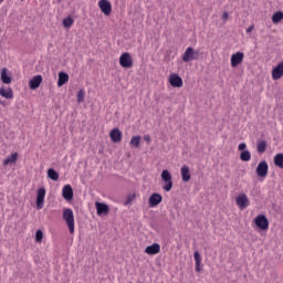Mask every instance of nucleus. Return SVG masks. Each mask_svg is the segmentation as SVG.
Segmentation results:
<instances>
[{
    "mask_svg": "<svg viewBox=\"0 0 283 283\" xmlns=\"http://www.w3.org/2000/svg\"><path fill=\"white\" fill-rule=\"evenodd\" d=\"M62 218L66 222L70 233H74V211L70 208L64 209Z\"/></svg>",
    "mask_w": 283,
    "mask_h": 283,
    "instance_id": "f257e3e1",
    "label": "nucleus"
},
{
    "mask_svg": "<svg viewBox=\"0 0 283 283\" xmlns=\"http://www.w3.org/2000/svg\"><path fill=\"white\" fill-rule=\"evenodd\" d=\"M198 59H200V51H196L191 46L187 48L185 53L182 54L184 63H190V61H198Z\"/></svg>",
    "mask_w": 283,
    "mask_h": 283,
    "instance_id": "f03ea898",
    "label": "nucleus"
},
{
    "mask_svg": "<svg viewBox=\"0 0 283 283\" xmlns=\"http://www.w3.org/2000/svg\"><path fill=\"white\" fill-rule=\"evenodd\" d=\"M161 180L165 182L163 186L164 191H171V189H174V180L171 179V172H169V170H163Z\"/></svg>",
    "mask_w": 283,
    "mask_h": 283,
    "instance_id": "7ed1b4c3",
    "label": "nucleus"
},
{
    "mask_svg": "<svg viewBox=\"0 0 283 283\" xmlns=\"http://www.w3.org/2000/svg\"><path fill=\"white\" fill-rule=\"evenodd\" d=\"M254 224L261 231H269V219L264 214H259L254 218Z\"/></svg>",
    "mask_w": 283,
    "mask_h": 283,
    "instance_id": "20e7f679",
    "label": "nucleus"
},
{
    "mask_svg": "<svg viewBox=\"0 0 283 283\" xmlns=\"http://www.w3.org/2000/svg\"><path fill=\"white\" fill-rule=\"evenodd\" d=\"M119 65L122 67H134V59L129 52L122 53L119 56Z\"/></svg>",
    "mask_w": 283,
    "mask_h": 283,
    "instance_id": "39448f33",
    "label": "nucleus"
},
{
    "mask_svg": "<svg viewBox=\"0 0 283 283\" xmlns=\"http://www.w3.org/2000/svg\"><path fill=\"white\" fill-rule=\"evenodd\" d=\"M235 205L237 207H239V209H241V211H243V209H247V207L251 205V201L249 200V197L245 193H240L235 198Z\"/></svg>",
    "mask_w": 283,
    "mask_h": 283,
    "instance_id": "423d86ee",
    "label": "nucleus"
},
{
    "mask_svg": "<svg viewBox=\"0 0 283 283\" xmlns=\"http://www.w3.org/2000/svg\"><path fill=\"white\" fill-rule=\"evenodd\" d=\"M256 176L259 178H266V176H269V164L266 160L259 163L256 167Z\"/></svg>",
    "mask_w": 283,
    "mask_h": 283,
    "instance_id": "0eeeda50",
    "label": "nucleus"
},
{
    "mask_svg": "<svg viewBox=\"0 0 283 283\" xmlns=\"http://www.w3.org/2000/svg\"><path fill=\"white\" fill-rule=\"evenodd\" d=\"M98 8L106 17H109L112 14V2H109L108 0H99Z\"/></svg>",
    "mask_w": 283,
    "mask_h": 283,
    "instance_id": "6e6552de",
    "label": "nucleus"
},
{
    "mask_svg": "<svg viewBox=\"0 0 283 283\" xmlns=\"http://www.w3.org/2000/svg\"><path fill=\"white\" fill-rule=\"evenodd\" d=\"M45 205V188H39L36 195V209H43Z\"/></svg>",
    "mask_w": 283,
    "mask_h": 283,
    "instance_id": "1a4fd4ad",
    "label": "nucleus"
},
{
    "mask_svg": "<svg viewBox=\"0 0 283 283\" xmlns=\"http://www.w3.org/2000/svg\"><path fill=\"white\" fill-rule=\"evenodd\" d=\"M244 61V53L243 52H237L231 55L230 62L231 67H238Z\"/></svg>",
    "mask_w": 283,
    "mask_h": 283,
    "instance_id": "9d476101",
    "label": "nucleus"
},
{
    "mask_svg": "<svg viewBox=\"0 0 283 283\" xmlns=\"http://www.w3.org/2000/svg\"><path fill=\"white\" fill-rule=\"evenodd\" d=\"M168 81L171 87H182L184 85L182 77L176 73L170 74Z\"/></svg>",
    "mask_w": 283,
    "mask_h": 283,
    "instance_id": "9b49d317",
    "label": "nucleus"
},
{
    "mask_svg": "<svg viewBox=\"0 0 283 283\" xmlns=\"http://www.w3.org/2000/svg\"><path fill=\"white\" fill-rule=\"evenodd\" d=\"M43 83V76L35 75L29 81V87L30 90H39L41 87V84Z\"/></svg>",
    "mask_w": 283,
    "mask_h": 283,
    "instance_id": "f8f14e48",
    "label": "nucleus"
},
{
    "mask_svg": "<svg viewBox=\"0 0 283 283\" xmlns=\"http://www.w3.org/2000/svg\"><path fill=\"white\" fill-rule=\"evenodd\" d=\"M283 76V61L281 63H279L276 65V67H274L272 70V78L273 81H280V78H282Z\"/></svg>",
    "mask_w": 283,
    "mask_h": 283,
    "instance_id": "ddd939ff",
    "label": "nucleus"
},
{
    "mask_svg": "<svg viewBox=\"0 0 283 283\" xmlns=\"http://www.w3.org/2000/svg\"><path fill=\"white\" fill-rule=\"evenodd\" d=\"M112 143H120L123 140V133L118 128H113L109 133Z\"/></svg>",
    "mask_w": 283,
    "mask_h": 283,
    "instance_id": "4468645a",
    "label": "nucleus"
},
{
    "mask_svg": "<svg viewBox=\"0 0 283 283\" xmlns=\"http://www.w3.org/2000/svg\"><path fill=\"white\" fill-rule=\"evenodd\" d=\"M62 197L64 200H72L74 198V190L72 189V186L65 185L62 188Z\"/></svg>",
    "mask_w": 283,
    "mask_h": 283,
    "instance_id": "2eb2a0df",
    "label": "nucleus"
},
{
    "mask_svg": "<svg viewBox=\"0 0 283 283\" xmlns=\"http://www.w3.org/2000/svg\"><path fill=\"white\" fill-rule=\"evenodd\" d=\"M97 216H107L109 213V206L107 203L95 202Z\"/></svg>",
    "mask_w": 283,
    "mask_h": 283,
    "instance_id": "dca6fc26",
    "label": "nucleus"
},
{
    "mask_svg": "<svg viewBox=\"0 0 283 283\" xmlns=\"http://www.w3.org/2000/svg\"><path fill=\"white\" fill-rule=\"evenodd\" d=\"M163 202V196L160 193H153L148 199L149 207H158Z\"/></svg>",
    "mask_w": 283,
    "mask_h": 283,
    "instance_id": "f3484780",
    "label": "nucleus"
},
{
    "mask_svg": "<svg viewBox=\"0 0 283 283\" xmlns=\"http://www.w3.org/2000/svg\"><path fill=\"white\" fill-rule=\"evenodd\" d=\"M145 253H147V255H158V253H160V244L153 243L151 245H148L145 249Z\"/></svg>",
    "mask_w": 283,
    "mask_h": 283,
    "instance_id": "a211bd4d",
    "label": "nucleus"
},
{
    "mask_svg": "<svg viewBox=\"0 0 283 283\" xmlns=\"http://www.w3.org/2000/svg\"><path fill=\"white\" fill-rule=\"evenodd\" d=\"M19 160V153H12L6 159H3L2 165L3 167H8V165H14Z\"/></svg>",
    "mask_w": 283,
    "mask_h": 283,
    "instance_id": "6ab92c4d",
    "label": "nucleus"
},
{
    "mask_svg": "<svg viewBox=\"0 0 283 283\" xmlns=\"http://www.w3.org/2000/svg\"><path fill=\"white\" fill-rule=\"evenodd\" d=\"M0 96H2V98L12 101V98H14V92H12L10 87L6 88L2 86L0 87Z\"/></svg>",
    "mask_w": 283,
    "mask_h": 283,
    "instance_id": "aec40b11",
    "label": "nucleus"
},
{
    "mask_svg": "<svg viewBox=\"0 0 283 283\" xmlns=\"http://www.w3.org/2000/svg\"><path fill=\"white\" fill-rule=\"evenodd\" d=\"M180 171L182 181L189 182L191 180V171L189 170L188 166H182Z\"/></svg>",
    "mask_w": 283,
    "mask_h": 283,
    "instance_id": "412c9836",
    "label": "nucleus"
},
{
    "mask_svg": "<svg viewBox=\"0 0 283 283\" xmlns=\"http://www.w3.org/2000/svg\"><path fill=\"white\" fill-rule=\"evenodd\" d=\"M193 259H195V262H196L195 271H197V273H200L202 271V268H201L202 258L200 256V252L195 251Z\"/></svg>",
    "mask_w": 283,
    "mask_h": 283,
    "instance_id": "4be33fe9",
    "label": "nucleus"
},
{
    "mask_svg": "<svg viewBox=\"0 0 283 283\" xmlns=\"http://www.w3.org/2000/svg\"><path fill=\"white\" fill-rule=\"evenodd\" d=\"M67 81H70V75H67V73L65 72H60L59 80H57V87H63L65 83H67Z\"/></svg>",
    "mask_w": 283,
    "mask_h": 283,
    "instance_id": "5701e85b",
    "label": "nucleus"
},
{
    "mask_svg": "<svg viewBox=\"0 0 283 283\" xmlns=\"http://www.w3.org/2000/svg\"><path fill=\"white\" fill-rule=\"evenodd\" d=\"M0 78H1L2 83H4V85H10V83H12V77H10V75H8V69L1 70Z\"/></svg>",
    "mask_w": 283,
    "mask_h": 283,
    "instance_id": "b1692460",
    "label": "nucleus"
},
{
    "mask_svg": "<svg viewBox=\"0 0 283 283\" xmlns=\"http://www.w3.org/2000/svg\"><path fill=\"white\" fill-rule=\"evenodd\" d=\"M256 151L258 154H264L266 151V140L256 142Z\"/></svg>",
    "mask_w": 283,
    "mask_h": 283,
    "instance_id": "393cba45",
    "label": "nucleus"
},
{
    "mask_svg": "<svg viewBox=\"0 0 283 283\" xmlns=\"http://www.w3.org/2000/svg\"><path fill=\"white\" fill-rule=\"evenodd\" d=\"M63 28L70 29L72 25H74V18L72 15H69L63 19L62 21Z\"/></svg>",
    "mask_w": 283,
    "mask_h": 283,
    "instance_id": "a878e982",
    "label": "nucleus"
},
{
    "mask_svg": "<svg viewBox=\"0 0 283 283\" xmlns=\"http://www.w3.org/2000/svg\"><path fill=\"white\" fill-rule=\"evenodd\" d=\"M274 165L275 167H280V169H283V154H276L274 156Z\"/></svg>",
    "mask_w": 283,
    "mask_h": 283,
    "instance_id": "bb28decb",
    "label": "nucleus"
},
{
    "mask_svg": "<svg viewBox=\"0 0 283 283\" xmlns=\"http://www.w3.org/2000/svg\"><path fill=\"white\" fill-rule=\"evenodd\" d=\"M282 20H283V12L282 11H276V12L273 13V15H272V23L277 24Z\"/></svg>",
    "mask_w": 283,
    "mask_h": 283,
    "instance_id": "cd10ccee",
    "label": "nucleus"
},
{
    "mask_svg": "<svg viewBox=\"0 0 283 283\" xmlns=\"http://www.w3.org/2000/svg\"><path fill=\"white\" fill-rule=\"evenodd\" d=\"M240 160H242V163H249V160H251V151L249 150L241 151Z\"/></svg>",
    "mask_w": 283,
    "mask_h": 283,
    "instance_id": "c85d7f7f",
    "label": "nucleus"
},
{
    "mask_svg": "<svg viewBox=\"0 0 283 283\" xmlns=\"http://www.w3.org/2000/svg\"><path fill=\"white\" fill-rule=\"evenodd\" d=\"M48 177L51 179V180H59V172H56V170H54L53 168H50L48 170Z\"/></svg>",
    "mask_w": 283,
    "mask_h": 283,
    "instance_id": "c756f323",
    "label": "nucleus"
},
{
    "mask_svg": "<svg viewBox=\"0 0 283 283\" xmlns=\"http://www.w3.org/2000/svg\"><path fill=\"white\" fill-rule=\"evenodd\" d=\"M129 145L130 147H140V136H133Z\"/></svg>",
    "mask_w": 283,
    "mask_h": 283,
    "instance_id": "7c9ffc66",
    "label": "nucleus"
},
{
    "mask_svg": "<svg viewBox=\"0 0 283 283\" xmlns=\"http://www.w3.org/2000/svg\"><path fill=\"white\" fill-rule=\"evenodd\" d=\"M85 101V90H80L77 92V103H83Z\"/></svg>",
    "mask_w": 283,
    "mask_h": 283,
    "instance_id": "2f4dec72",
    "label": "nucleus"
},
{
    "mask_svg": "<svg viewBox=\"0 0 283 283\" xmlns=\"http://www.w3.org/2000/svg\"><path fill=\"white\" fill-rule=\"evenodd\" d=\"M43 241V231L38 230L35 232V242H42Z\"/></svg>",
    "mask_w": 283,
    "mask_h": 283,
    "instance_id": "473e14b6",
    "label": "nucleus"
},
{
    "mask_svg": "<svg viewBox=\"0 0 283 283\" xmlns=\"http://www.w3.org/2000/svg\"><path fill=\"white\" fill-rule=\"evenodd\" d=\"M134 198H136L134 195H129L125 201V207H127V205H132V202H134Z\"/></svg>",
    "mask_w": 283,
    "mask_h": 283,
    "instance_id": "72a5a7b5",
    "label": "nucleus"
},
{
    "mask_svg": "<svg viewBox=\"0 0 283 283\" xmlns=\"http://www.w3.org/2000/svg\"><path fill=\"white\" fill-rule=\"evenodd\" d=\"M238 149L239 151H247V144L244 143L239 144Z\"/></svg>",
    "mask_w": 283,
    "mask_h": 283,
    "instance_id": "f704fd0d",
    "label": "nucleus"
},
{
    "mask_svg": "<svg viewBox=\"0 0 283 283\" xmlns=\"http://www.w3.org/2000/svg\"><path fill=\"white\" fill-rule=\"evenodd\" d=\"M255 27L252 24V25H250L248 29H247V34H251V32H253V29H254Z\"/></svg>",
    "mask_w": 283,
    "mask_h": 283,
    "instance_id": "c9c22d12",
    "label": "nucleus"
},
{
    "mask_svg": "<svg viewBox=\"0 0 283 283\" xmlns=\"http://www.w3.org/2000/svg\"><path fill=\"white\" fill-rule=\"evenodd\" d=\"M222 19L223 21H227L229 19V13L227 11L223 12Z\"/></svg>",
    "mask_w": 283,
    "mask_h": 283,
    "instance_id": "e433bc0d",
    "label": "nucleus"
},
{
    "mask_svg": "<svg viewBox=\"0 0 283 283\" xmlns=\"http://www.w3.org/2000/svg\"><path fill=\"white\" fill-rule=\"evenodd\" d=\"M144 140H145L146 143H151V137H149V135H145V136H144Z\"/></svg>",
    "mask_w": 283,
    "mask_h": 283,
    "instance_id": "4c0bfd02",
    "label": "nucleus"
},
{
    "mask_svg": "<svg viewBox=\"0 0 283 283\" xmlns=\"http://www.w3.org/2000/svg\"><path fill=\"white\" fill-rule=\"evenodd\" d=\"M4 0H0V3H3Z\"/></svg>",
    "mask_w": 283,
    "mask_h": 283,
    "instance_id": "58836bf2",
    "label": "nucleus"
},
{
    "mask_svg": "<svg viewBox=\"0 0 283 283\" xmlns=\"http://www.w3.org/2000/svg\"><path fill=\"white\" fill-rule=\"evenodd\" d=\"M59 2H61V0H57Z\"/></svg>",
    "mask_w": 283,
    "mask_h": 283,
    "instance_id": "ea45409f",
    "label": "nucleus"
}]
</instances>
